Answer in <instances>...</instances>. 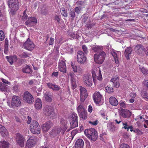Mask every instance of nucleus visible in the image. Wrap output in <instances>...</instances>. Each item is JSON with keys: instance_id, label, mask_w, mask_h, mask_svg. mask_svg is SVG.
<instances>
[{"instance_id": "bb28decb", "label": "nucleus", "mask_w": 148, "mask_h": 148, "mask_svg": "<svg viewBox=\"0 0 148 148\" xmlns=\"http://www.w3.org/2000/svg\"><path fill=\"white\" fill-rule=\"evenodd\" d=\"M6 58L11 64H12L14 62L17 60V57L16 56H11L9 57L7 56Z\"/></svg>"}, {"instance_id": "a878e982", "label": "nucleus", "mask_w": 148, "mask_h": 148, "mask_svg": "<svg viewBox=\"0 0 148 148\" xmlns=\"http://www.w3.org/2000/svg\"><path fill=\"white\" fill-rule=\"evenodd\" d=\"M35 108L37 109H40L42 108V101L41 99L37 98L35 101Z\"/></svg>"}, {"instance_id": "603ef678", "label": "nucleus", "mask_w": 148, "mask_h": 148, "mask_svg": "<svg viewBox=\"0 0 148 148\" xmlns=\"http://www.w3.org/2000/svg\"><path fill=\"white\" fill-rule=\"evenodd\" d=\"M28 16L25 13V11H24L23 13V15L21 19L23 21H25L27 19Z\"/></svg>"}, {"instance_id": "72a5a7b5", "label": "nucleus", "mask_w": 148, "mask_h": 148, "mask_svg": "<svg viewBox=\"0 0 148 148\" xmlns=\"http://www.w3.org/2000/svg\"><path fill=\"white\" fill-rule=\"evenodd\" d=\"M77 114L75 112L72 113L70 116V121H77Z\"/></svg>"}, {"instance_id": "8fccbe9b", "label": "nucleus", "mask_w": 148, "mask_h": 148, "mask_svg": "<svg viewBox=\"0 0 148 148\" xmlns=\"http://www.w3.org/2000/svg\"><path fill=\"white\" fill-rule=\"evenodd\" d=\"M134 132L137 133L138 135H140L143 134V132L138 129H136L134 130Z\"/></svg>"}, {"instance_id": "4be33fe9", "label": "nucleus", "mask_w": 148, "mask_h": 148, "mask_svg": "<svg viewBox=\"0 0 148 148\" xmlns=\"http://www.w3.org/2000/svg\"><path fill=\"white\" fill-rule=\"evenodd\" d=\"M0 134L3 137L7 136L8 134L6 129L3 126L0 124Z\"/></svg>"}, {"instance_id": "680f3d73", "label": "nucleus", "mask_w": 148, "mask_h": 148, "mask_svg": "<svg viewBox=\"0 0 148 148\" xmlns=\"http://www.w3.org/2000/svg\"><path fill=\"white\" fill-rule=\"evenodd\" d=\"M120 105L121 107H122L124 108H125L126 107V106L127 105V104L123 102H122L120 103Z\"/></svg>"}, {"instance_id": "4c0bfd02", "label": "nucleus", "mask_w": 148, "mask_h": 148, "mask_svg": "<svg viewBox=\"0 0 148 148\" xmlns=\"http://www.w3.org/2000/svg\"><path fill=\"white\" fill-rule=\"evenodd\" d=\"M80 95H87L86 90L82 86H80Z\"/></svg>"}, {"instance_id": "c756f323", "label": "nucleus", "mask_w": 148, "mask_h": 148, "mask_svg": "<svg viewBox=\"0 0 148 148\" xmlns=\"http://www.w3.org/2000/svg\"><path fill=\"white\" fill-rule=\"evenodd\" d=\"M22 71L25 73L29 74L32 73V69L29 65H27L25 67L22 69Z\"/></svg>"}, {"instance_id": "e433bc0d", "label": "nucleus", "mask_w": 148, "mask_h": 148, "mask_svg": "<svg viewBox=\"0 0 148 148\" xmlns=\"http://www.w3.org/2000/svg\"><path fill=\"white\" fill-rule=\"evenodd\" d=\"M7 86L2 83H0V90L2 91L7 90Z\"/></svg>"}, {"instance_id": "e2e57ef3", "label": "nucleus", "mask_w": 148, "mask_h": 148, "mask_svg": "<svg viewBox=\"0 0 148 148\" xmlns=\"http://www.w3.org/2000/svg\"><path fill=\"white\" fill-rule=\"evenodd\" d=\"M133 128V127L132 126H129V127H128L127 128L125 127H124V129H127V131H128L129 129H130V131L131 132H132V131L134 132V130H133V129H132Z\"/></svg>"}, {"instance_id": "5701e85b", "label": "nucleus", "mask_w": 148, "mask_h": 148, "mask_svg": "<svg viewBox=\"0 0 148 148\" xmlns=\"http://www.w3.org/2000/svg\"><path fill=\"white\" fill-rule=\"evenodd\" d=\"M84 145V142L83 140L79 138L76 140L75 144V148H82Z\"/></svg>"}, {"instance_id": "412c9836", "label": "nucleus", "mask_w": 148, "mask_h": 148, "mask_svg": "<svg viewBox=\"0 0 148 148\" xmlns=\"http://www.w3.org/2000/svg\"><path fill=\"white\" fill-rule=\"evenodd\" d=\"M131 114L132 113L127 109H122L121 113V115L124 118H129Z\"/></svg>"}, {"instance_id": "58836bf2", "label": "nucleus", "mask_w": 148, "mask_h": 148, "mask_svg": "<svg viewBox=\"0 0 148 148\" xmlns=\"http://www.w3.org/2000/svg\"><path fill=\"white\" fill-rule=\"evenodd\" d=\"M112 54L114 58L115 63L116 64L119 63V61L118 59V56L116 53L115 52H112Z\"/></svg>"}, {"instance_id": "6e6552de", "label": "nucleus", "mask_w": 148, "mask_h": 148, "mask_svg": "<svg viewBox=\"0 0 148 148\" xmlns=\"http://www.w3.org/2000/svg\"><path fill=\"white\" fill-rule=\"evenodd\" d=\"M21 104V102L19 99V97L16 96H14L13 97L10 105H9V103H8V105L10 107L12 108L19 107L20 106Z\"/></svg>"}, {"instance_id": "a211bd4d", "label": "nucleus", "mask_w": 148, "mask_h": 148, "mask_svg": "<svg viewBox=\"0 0 148 148\" xmlns=\"http://www.w3.org/2000/svg\"><path fill=\"white\" fill-rule=\"evenodd\" d=\"M58 67L60 71L63 73L66 72V66L65 62L62 60H60L58 63Z\"/></svg>"}, {"instance_id": "69168bd1", "label": "nucleus", "mask_w": 148, "mask_h": 148, "mask_svg": "<svg viewBox=\"0 0 148 148\" xmlns=\"http://www.w3.org/2000/svg\"><path fill=\"white\" fill-rule=\"evenodd\" d=\"M72 67L73 69V71L75 72H77V66L71 64Z\"/></svg>"}, {"instance_id": "f03ea898", "label": "nucleus", "mask_w": 148, "mask_h": 148, "mask_svg": "<svg viewBox=\"0 0 148 148\" xmlns=\"http://www.w3.org/2000/svg\"><path fill=\"white\" fill-rule=\"evenodd\" d=\"M84 133L88 138L94 141H95L98 138L97 131L94 128L86 129Z\"/></svg>"}, {"instance_id": "a18cd8bd", "label": "nucleus", "mask_w": 148, "mask_h": 148, "mask_svg": "<svg viewBox=\"0 0 148 148\" xmlns=\"http://www.w3.org/2000/svg\"><path fill=\"white\" fill-rule=\"evenodd\" d=\"M5 38V35L4 32L2 30H0V41L4 40Z\"/></svg>"}, {"instance_id": "473e14b6", "label": "nucleus", "mask_w": 148, "mask_h": 148, "mask_svg": "<svg viewBox=\"0 0 148 148\" xmlns=\"http://www.w3.org/2000/svg\"><path fill=\"white\" fill-rule=\"evenodd\" d=\"M45 100L48 102H51L52 101V96L49 93H46L44 95Z\"/></svg>"}, {"instance_id": "f8f14e48", "label": "nucleus", "mask_w": 148, "mask_h": 148, "mask_svg": "<svg viewBox=\"0 0 148 148\" xmlns=\"http://www.w3.org/2000/svg\"><path fill=\"white\" fill-rule=\"evenodd\" d=\"M23 47L25 49L29 51H32L34 48V45L31 40L28 38L27 41L23 44Z\"/></svg>"}, {"instance_id": "a19ab883", "label": "nucleus", "mask_w": 148, "mask_h": 148, "mask_svg": "<svg viewBox=\"0 0 148 148\" xmlns=\"http://www.w3.org/2000/svg\"><path fill=\"white\" fill-rule=\"evenodd\" d=\"M108 127L110 131L113 132L114 131L115 127L113 123L110 122L109 123Z\"/></svg>"}, {"instance_id": "f704fd0d", "label": "nucleus", "mask_w": 148, "mask_h": 148, "mask_svg": "<svg viewBox=\"0 0 148 148\" xmlns=\"http://www.w3.org/2000/svg\"><path fill=\"white\" fill-rule=\"evenodd\" d=\"M31 54L25 51H23V52L19 55L20 57L22 58H26L29 57Z\"/></svg>"}, {"instance_id": "c85d7f7f", "label": "nucleus", "mask_w": 148, "mask_h": 148, "mask_svg": "<svg viewBox=\"0 0 148 148\" xmlns=\"http://www.w3.org/2000/svg\"><path fill=\"white\" fill-rule=\"evenodd\" d=\"M70 124L71 125L70 128L68 129L67 132H69L71 130L78 126L77 121H71Z\"/></svg>"}, {"instance_id": "393cba45", "label": "nucleus", "mask_w": 148, "mask_h": 148, "mask_svg": "<svg viewBox=\"0 0 148 148\" xmlns=\"http://www.w3.org/2000/svg\"><path fill=\"white\" fill-rule=\"evenodd\" d=\"M109 101L110 103L112 106H116L118 104V101L114 97H111L109 99Z\"/></svg>"}, {"instance_id": "2eb2a0df", "label": "nucleus", "mask_w": 148, "mask_h": 148, "mask_svg": "<svg viewBox=\"0 0 148 148\" xmlns=\"http://www.w3.org/2000/svg\"><path fill=\"white\" fill-rule=\"evenodd\" d=\"M119 80V77L117 75L115 76L111 79L110 81V84H112L114 87L116 88H119L120 86Z\"/></svg>"}, {"instance_id": "4468645a", "label": "nucleus", "mask_w": 148, "mask_h": 148, "mask_svg": "<svg viewBox=\"0 0 148 148\" xmlns=\"http://www.w3.org/2000/svg\"><path fill=\"white\" fill-rule=\"evenodd\" d=\"M37 23L36 19L34 17H30L25 23V24L27 26L31 27L36 25Z\"/></svg>"}, {"instance_id": "9b49d317", "label": "nucleus", "mask_w": 148, "mask_h": 148, "mask_svg": "<svg viewBox=\"0 0 148 148\" xmlns=\"http://www.w3.org/2000/svg\"><path fill=\"white\" fill-rule=\"evenodd\" d=\"M16 140L17 143L21 147L24 146L25 139L23 136L19 133H17L16 134Z\"/></svg>"}, {"instance_id": "052dcab7", "label": "nucleus", "mask_w": 148, "mask_h": 148, "mask_svg": "<svg viewBox=\"0 0 148 148\" xmlns=\"http://www.w3.org/2000/svg\"><path fill=\"white\" fill-rule=\"evenodd\" d=\"M92 76L93 78L94 82L95 83V78L96 77V75L94 71L92 72Z\"/></svg>"}, {"instance_id": "6e6d98bb", "label": "nucleus", "mask_w": 148, "mask_h": 148, "mask_svg": "<svg viewBox=\"0 0 148 148\" xmlns=\"http://www.w3.org/2000/svg\"><path fill=\"white\" fill-rule=\"evenodd\" d=\"M69 15L71 17L74 18L75 15V12L73 10H70L69 12Z\"/></svg>"}, {"instance_id": "cd10ccee", "label": "nucleus", "mask_w": 148, "mask_h": 148, "mask_svg": "<svg viewBox=\"0 0 148 148\" xmlns=\"http://www.w3.org/2000/svg\"><path fill=\"white\" fill-rule=\"evenodd\" d=\"M132 51V48L130 47H128L127 48L125 49L124 52V54L127 60L129 59V55L131 53Z\"/></svg>"}, {"instance_id": "aec40b11", "label": "nucleus", "mask_w": 148, "mask_h": 148, "mask_svg": "<svg viewBox=\"0 0 148 148\" xmlns=\"http://www.w3.org/2000/svg\"><path fill=\"white\" fill-rule=\"evenodd\" d=\"M93 98L95 102L97 104H99L101 101V95L98 92L94 94Z\"/></svg>"}, {"instance_id": "774afa93", "label": "nucleus", "mask_w": 148, "mask_h": 148, "mask_svg": "<svg viewBox=\"0 0 148 148\" xmlns=\"http://www.w3.org/2000/svg\"><path fill=\"white\" fill-rule=\"evenodd\" d=\"M54 39L53 38H52L51 37L50 39L49 44L50 45H53L54 42Z\"/></svg>"}, {"instance_id": "6ab92c4d", "label": "nucleus", "mask_w": 148, "mask_h": 148, "mask_svg": "<svg viewBox=\"0 0 148 148\" xmlns=\"http://www.w3.org/2000/svg\"><path fill=\"white\" fill-rule=\"evenodd\" d=\"M145 49L141 44L137 45L135 47V51L138 54H142L145 51Z\"/></svg>"}, {"instance_id": "dca6fc26", "label": "nucleus", "mask_w": 148, "mask_h": 148, "mask_svg": "<svg viewBox=\"0 0 148 148\" xmlns=\"http://www.w3.org/2000/svg\"><path fill=\"white\" fill-rule=\"evenodd\" d=\"M53 125V123L51 121H48L43 124L42 126V130L44 132H46L48 131Z\"/></svg>"}, {"instance_id": "9d476101", "label": "nucleus", "mask_w": 148, "mask_h": 148, "mask_svg": "<svg viewBox=\"0 0 148 148\" xmlns=\"http://www.w3.org/2000/svg\"><path fill=\"white\" fill-rule=\"evenodd\" d=\"M54 110L53 108L50 106L46 105L43 109V113L45 115L49 116L53 113Z\"/></svg>"}, {"instance_id": "864d4df0", "label": "nucleus", "mask_w": 148, "mask_h": 148, "mask_svg": "<svg viewBox=\"0 0 148 148\" xmlns=\"http://www.w3.org/2000/svg\"><path fill=\"white\" fill-rule=\"evenodd\" d=\"M120 148H130L128 145L126 144H122L120 145Z\"/></svg>"}, {"instance_id": "2f4dec72", "label": "nucleus", "mask_w": 148, "mask_h": 148, "mask_svg": "<svg viewBox=\"0 0 148 148\" xmlns=\"http://www.w3.org/2000/svg\"><path fill=\"white\" fill-rule=\"evenodd\" d=\"M10 144L4 141H0V148H9Z\"/></svg>"}, {"instance_id": "37998d69", "label": "nucleus", "mask_w": 148, "mask_h": 148, "mask_svg": "<svg viewBox=\"0 0 148 148\" xmlns=\"http://www.w3.org/2000/svg\"><path fill=\"white\" fill-rule=\"evenodd\" d=\"M61 9L62 12H61V14L64 17H67L68 14L66 11L65 10V8L63 7Z\"/></svg>"}, {"instance_id": "7c9ffc66", "label": "nucleus", "mask_w": 148, "mask_h": 148, "mask_svg": "<svg viewBox=\"0 0 148 148\" xmlns=\"http://www.w3.org/2000/svg\"><path fill=\"white\" fill-rule=\"evenodd\" d=\"M30 138L27 141L26 146L28 147H32L35 144L36 142L34 140L30 139Z\"/></svg>"}, {"instance_id": "1a4fd4ad", "label": "nucleus", "mask_w": 148, "mask_h": 148, "mask_svg": "<svg viewBox=\"0 0 148 148\" xmlns=\"http://www.w3.org/2000/svg\"><path fill=\"white\" fill-rule=\"evenodd\" d=\"M61 130V127L58 126L54 127L53 128L50 132L49 133L50 136L52 138H53L58 136H59Z\"/></svg>"}, {"instance_id": "20e7f679", "label": "nucleus", "mask_w": 148, "mask_h": 148, "mask_svg": "<svg viewBox=\"0 0 148 148\" xmlns=\"http://www.w3.org/2000/svg\"><path fill=\"white\" fill-rule=\"evenodd\" d=\"M30 130L33 134H39L40 133V128L38 123L36 121H33L30 125Z\"/></svg>"}, {"instance_id": "79ce46f5", "label": "nucleus", "mask_w": 148, "mask_h": 148, "mask_svg": "<svg viewBox=\"0 0 148 148\" xmlns=\"http://www.w3.org/2000/svg\"><path fill=\"white\" fill-rule=\"evenodd\" d=\"M139 68L141 71L144 74H148V70L140 66H139Z\"/></svg>"}, {"instance_id": "ea45409f", "label": "nucleus", "mask_w": 148, "mask_h": 148, "mask_svg": "<svg viewBox=\"0 0 148 148\" xmlns=\"http://www.w3.org/2000/svg\"><path fill=\"white\" fill-rule=\"evenodd\" d=\"M142 97L146 101H148V92L146 91H143L141 94Z\"/></svg>"}, {"instance_id": "de8ad7c7", "label": "nucleus", "mask_w": 148, "mask_h": 148, "mask_svg": "<svg viewBox=\"0 0 148 148\" xmlns=\"http://www.w3.org/2000/svg\"><path fill=\"white\" fill-rule=\"evenodd\" d=\"M82 48L84 52V54H87L88 52V51L86 46L85 45H84L82 46Z\"/></svg>"}, {"instance_id": "bf43d9fd", "label": "nucleus", "mask_w": 148, "mask_h": 148, "mask_svg": "<svg viewBox=\"0 0 148 148\" xmlns=\"http://www.w3.org/2000/svg\"><path fill=\"white\" fill-rule=\"evenodd\" d=\"M60 88L58 86L54 84L52 90H55L58 91L60 90Z\"/></svg>"}, {"instance_id": "09e8293b", "label": "nucleus", "mask_w": 148, "mask_h": 148, "mask_svg": "<svg viewBox=\"0 0 148 148\" xmlns=\"http://www.w3.org/2000/svg\"><path fill=\"white\" fill-rule=\"evenodd\" d=\"M94 26V25L92 24L90 21H88V23L86 25V27L87 28H91Z\"/></svg>"}, {"instance_id": "5fc2aeb1", "label": "nucleus", "mask_w": 148, "mask_h": 148, "mask_svg": "<svg viewBox=\"0 0 148 148\" xmlns=\"http://www.w3.org/2000/svg\"><path fill=\"white\" fill-rule=\"evenodd\" d=\"M60 123L64 126H66V125L67 123V121L64 119H61L60 121Z\"/></svg>"}, {"instance_id": "0e129e2a", "label": "nucleus", "mask_w": 148, "mask_h": 148, "mask_svg": "<svg viewBox=\"0 0 148 148\" xmlns=\"http://www.w3.org/2000/svg\"><path fill=\"white\" fill-rule=\"evenodd\" d=\"M89 123L93 125H96L97 124L98 122L97 120H96L95 121H94L93 122H92L91 121H89Z\"/></svg>"}, {"instance_id": "338daca9", "label": "nucleus", "mask_w": 148, "mask_h": 148, "mask_svg": "<svg viewBox=\"0 0 148 148\" xmlns=\"http://www.w3.org/2000/svg\"><path fill=\"white\" fill-rule=\"evenodd\" d=\"M47 84L49 88H51L52 89L54 84L51 83H47Z\"/></svg>"}, {"instance_id": "ddd939ff", "label": "nucleus", "mask_w": 148, "mask_h": 148, "mask_svg": "<svg viewBox=\"0 0 148 148\" xmlns=\"http://www.w3.org/2000/svg\"><path fill=\"white\" fill-rule=\"evenodd\" d=\"M83 81L87 86L91 87L92 83L91 76L88 74L84 75L83 77Z\"/></svg>"}, {"instance_id": "49530a36", "label": "nucleus", "mask_w": 148, "mask_h": 148, "mask_svg": "<svg viewBox=\"0 0 148 148\" xmlns=\"http://www.w3.org/2000/svg\"><path fill=\"white\" fill-rule=\"evenodd\" d=\"M81 10V7H75L74 9V12L76 14H79L80 12V11Z\"/></svg>"}, {"instance_id": "13d9d810", "label": "nucleus", "mask_w": 148, "mask_h": 148, "mask_svg": "<svg viewBox=\"0 0 148 148\" xmlns=\"http://www.w3.org/2000/svg\"><path fill=\"white\" fill-rule=\"evenodd\" d=\"M87 97V95H80V100L82 102H84Z\"/></svg>"}, {"instance_id": "3c124183", "label": "nucleus", "mask_w": 148, "mask_h": 148, "mask_svg": "<svg viewBox=\"0 0 148 148\" xmlns=\"http://www.w3.org/2000/svg\"><path fill=\"white\" fill-rule=\"evenodd\" d=\"M13 90L15 92H17L19 90V86L16 85L13 87Z\"/></svg>"}, {"instance_id": "f257e3e1", "label": "nucleus", "mask_w": 148, "mask_h": 148, "mask_svg": "<svg viewBox=\"0 0 148 148\" xmlns=\"http://www.w3.org/2000/svg\"><path fill=\"white\" fill-rule=\"evenodd\" d=\"M8 4L11 9L10 14L13 15L16 14L19 8V3L17 0H8Z\"/></svg>"}, {"instance_id": "f3484780", "label": "nucleus", "mask_w": 148, "mask_h": 148, "mask_svg": "<svg viewBox=\"0 0 148 148\" xmlns=\"http://www.w3.org/2000/svg\"><path fill=\"white\" fill-rule=\"evenodd\" d=\"M91 49L93 51L97 53H102L103 51V47L102 46L97 45H93L92 46Z\"/></svg>"}, {"instance_id": "0eeeda50", "label": "nucleus", "mask_w": 148, "mask_h": 148, "mask_svg": "<svg viewBox=\"0 0 148 148\" xmlns=\"http://www.w3.org/2000/svg\"><path fill=\"white\" fill-rule=\"evenodd\" d=\"M77 59L79 63L84 64L86 60V57L82 51H79L77 53Z\"/></svg>"}, {"instance_id": "c03bdc74", "label": "nucleus", "mask_w": 148, "mask_h": 148, "mask_svg": "<svg viewBox=\"0 0 148 148\" xmlns=\"http://www.w3.org/2000/svg\"><path fill=\"white\" fill-rule=\"evenodd\" d=\"M106 90L107 92L109 93H111L114 91V90L113 88L107 86L106 88Z\"/></svg>"}, {"instance_id": "4d7b16f0", "label": "nucleus", "mask_w": 148, "mask_h": 148, "mask_svg": "<svg viewBox=\"0 0 148 148\" xmlns=\"http://www.w3.org/2000/svg\"><path fill=\"white\" fill-rule=\"evenodd\" d=\"M97 79L98 80L100 81L102 80V79L101 74L100 70H99V75L97 77Z\"/></svg>"}, {"instance_id": "7ed1b4c3", "label": "nucleus", "mask_w": 148, "mask_h": 148, "mask_svg": "<svg viewBox=\"0 0 148 148\" xmlns=\"http://www.w3.org/2000/svg\"><path fill=\"white\" fill-rule=\"evenodd\" d=\"M99 54H95L94 56L95 62L99 64H101L104 62L105 59L106 54L104 51Z\"/></svg>"}, {"instance_id": "39448f33", "label": "nucleus", "mask_w": 148, "mask_h": 148, "mask_svg": "<svg viewBox=\"0 0 148 148\" xmlns=\"http://www.w3.org/2000/svg\"><path fill=\"white\" fill-rule=\"evenodd\" d=\"M23 100L26 103L32 104L34 101V98L32 94L28 91L25 92L23 95Z\"/></svg>"}, {"instance_id": "c9c22d12", "label": "nucleus", "mask_w": 148, "mask_h": 148, "mask_svg": "<svg viewBox=\"0 0 148 148\" xmlns=\"http://www.w3.org/2000/svg\"><path fill=\"white\" fill-rule=\"evenodd\" d=\"M40 11V14L41 15H46L48 14V11L46 8L43 7L41 8Z\"/></svg>"}, {"instance_id": "b1692460", "label": "nucleus", "mask_w": 148, "mask_h": 148, "mask_svg": "<svg viewBox=\"0 0 148 148\" xmlns=\"http://www.w3.org/2000/svg\"><path fill=\"white\" fill-rule=\"evenodd\" d=\"M70 75L71 77V82L72 88L74 89L76 88L77 87L76 81L75 79L74 78V75L73 74L70 73Z\"/></svg>"}, {"instance_id": "423d86ee", "label": "nucleus", "mask_w": 148, "mask_h": 148, "mask_svg": "<svg viewBox=\"0 0 148 148\" xmlns=\"http://www.w3.org/2000/svg\"><path fill=\"white\" fill-rule=\"evenodd\" d=\"M77 111L80 118L83 119H86L87 117V111L81 105L77 108Z\"/></svg>"}]
</instances>
